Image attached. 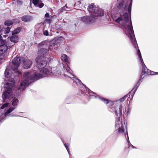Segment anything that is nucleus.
Returning <instances> with one entry per match:
<instances>
[{"instance_id":"1","label":"nucleus","mask_w":158,"mask_h":158,"mask_svg":"<svg viewBox=\"0 0 158 158\" xmlns=\"http://www.w3.org/2000/svg\"><path fill=\"white\" fill-rule=\"evenodd\" d=\"M60 66L63 67V64H61L60 65L52 68L51 71L47 69L44 68L41 69L39 73H37L34 71L25 73L23 74L24 79L21 83L19 89L23 90L31 83L42 77L53 75L56 76L60 75L62 68H60Z\"/></svg>"},{"instance_id":"2","label":"nucleus","mask_w":158,"mask_h":158,"mask_svg":"<svg viewBox=\"0 0 158 158\" xmlns=\"http://www.w3.org/2000/svg\"><path fill=\"white\" fill-rule=\"evenodd\" d=\"M123 108L122 104L120 103L117 105H114L109 108V110L114 112L116 115L115 127L116 130H118V133L121 134L124 133V128L126 127L125 122H122L121 120Z\"/></svg>"},{"instance_id":"3","label":"nucleus","mask_w":158,"mask_h":158,"mask_svg":"<svg viewBox=\"0 0 158 158\" xmlns=\"http://www.w3.org/2000/svg\"><path fill=\"white\" fill-rule=\"evenodd\" d=\"M132 0H130V2L128 6H127V4H125V7L124 8V10H126L127 9V11L128 13L130 15V22L129 23H128L129 21L128 20V14L127 13H124L123 15V19H122L121 16L119 17L118 18L115 20V21L118 23H119L125 29V32L126 35H127L126 31H127L129 30V27H132L133 29L132 22L131 19V8L132 4Z\"/></svg>"},{"instance_id":"4","label":"nucleus","mask_w":158,"mask_h":158,"mask_svg":"<svg viewBox=\"0 0 158 158\" xmlns=\"http://www.w3.org/2000/svg\"><path fill=\"white\" fill-rule=\"evenodd\" d=\"M24 60V57H17L15 58L12 61V63L8 66L5 72V77L8 78L11 77L13 73L16 74L15 76H18L21 73L20 72L17 70L20 64Z\"/></svg>"},{"instance_id":"5","label":"nucleus","mask_w":158,"mask_h":158,"mask_svg":"<svg viewBox=\"0 0 158 158\" xmlns=\"http://www.w3.org/2000/svg\"><path fill=\"white\" fill-rule=\"evenodd\" d=\"M129 29L127 31H126V33L130 40L135 48L136 50H137V55L139 58V60L140 61V62L142 67L144 66V67H145L146 65L143 62L140 51L132 27H131H131H129Z\"/></svg>"},{"instance_id":"6","label":"nucleus","mask_w":158,"mask_h":158,"mask_svg":"<svg viewBox=\"0 0 158 158\" xmlns=\"http://www.w3.org/2000/svg\"><path fill=\"white\" fill-rule=\"evenodd\" d=\"M64 67V76L66 78H70L73 81V85L77 86L82 84L81 81L78 79L73 74V72L68 65H66Z\"/></svg>"},{"instance_id":"7","label":"nucleus","mask_w":158,"mask_h":158,"mask_svg":"<svg viewBox=\"0 0 158 158\" xmlns=\"http://www.w3.org/2000/svg\"><path fill=\"white\" fill-rule=\"evenodd\" d=\"M86 89L85 94L88 93L90 97H92V98H98L100 100L102 101L105 103L108 107L112 106L114 104V102L113 101H109L108 99L99 96L95 93L91 91L88 87H86L85 85Z\"/></svg>"},{"instance_id":"8","label":"nucleus","mask_w":158,"mask_h":158,"mask_svg":"<svg viewBox=\"0 0 158 158\" xmlns=\"http://www.w3.org/2000/svg\"><path fill=\"white\" fill-rule=\"evenodd\" d=\"M48 42L46 41H43L41 42L38 44V48H40L42 47L38 52V53L41 55L40 56L44 57H47L48 56Z\"/></svg>"},{"instance_id":"9","label":"nucleus","mask_w":158,"mask_h":158,"mask_svg":"<svg viewBox=\"0 0 158 158\" xmlns=\"http://www.w3.org/2000/svg\"><path fill=\"white\" fill-rule=\"evenodd\" d=\"M88 10L91 13V15L95 17H101L104 14V11L98 7H94V4H91L88 6Z\"/></svg>"},{"instance_id":"10","label":"nucleus","mask_w":158,"mask_h":158,"mask_svg":"<svg viewBox=\"0 0 158 158\" xmlns=\"http://www.w3.org/2000/svg\"><path fill=\"white\" fill-rule=\"evenodd\" d=\"M144 67V66L142 67V74L140 75L139 80H138V82L135 84V86L134 87V89H133V90L134 89H135V90H134L135 91L137 90L141 83L142 82V80L144 78V77H143V75H154V74L152 73H154V72L148 69L146 67V66H145V67Z\"/></svg>"},{"instance_id":"11","label":"nucleus","mask_w":158,"mask_h":158,"mask_svg":"<svg viewBox=\"0 0 158 158\" xmlns=\"http://www.w3.org/2000/svg\"><path fill=\"white\" fill-rule=\"evenodd\" d=\"M37 67L38 69L42 68L45 67L48 61L51 60L49 57H44L40 56L36 57Z\"/></svg>"},{"instance_id":"12","label":"nucleus","mask_w":158,"mask_h":158,"mask_svg":"<svg viewBox=\"0 0 158 158\" xmlns=\"http://www.w3.org/2000/svg\"><path fill=\"white\" fill-rule=\"evenodd\" d=\"M11 85L12 84L8 82H6V84L4 85L5 91L2 95V98L4 102H5V99L9 98L12 95V92L11 88Z\"/></svg>"},{"instance_id":"13","label":"nucleus","mask_w":158,"mask_h":158,"mask_svg":"<svg viewBox=\"0 0 158 158\" xmlns=\"http://www.w3.org/2000/svg\"><path fill=\"white\" fill-rule=\"evenodd\" d=\"M62 37H59L58 38H56L50 41L49 42L48 40H46L48 42V48L49 49H52L54 47V48H56L58 46V44L60 43V41Z\"/></svg>"},{"instance_id":"14","label":"nucleus","mask_w":158,"mask_h":158,"mask_svg":"<svg viewBox=\"0 0 158 158\" xmlns=\"http://www.w3.org/2000/svg\"><path fill=\"white\" fill-rule=\"evenodd\" d=\"M133 89H134V87L132 88V89H131V91L128 94L125 95L124 97H123L122 98H120L119 99V100L116 101L115 102V103L118 104V103L120 102H122L124 101L126 99V98H127L128 97L129 98H130L131 94L132 93V94L131 95V97H130L131 99H132L133 98L134 95L136 92V91H134L135 90V89H134L133 90Z\"/></svg>"},{"instance_id":"15","label":"nucleus","mask_w":158,"mask_h":158,"mask_svg":"<svg viewBox=\"0 0 158 158\" xmlns=\"http://www.w3.org/2000/svg\"><path fill=\"white\" fill-rule=\"evenodd\" d=\"M94 16L92 15L86 16L81 17V20L86 24H89L93 22L95 20Z\"/></svg>"},{"instance_id":"16","label":"nucleus","mask_w":158,"mask_h":158,"mask_svg":"<svg viewBox=\"0 0 158 158\" xmlns=\"http://www.w3.org/2000/svg\"><path fill=\"white\" fill-rule=\"evenodd\" d=\"M15 109V107H11L4 114H2L0 112V123L2 122L5 119V118L10 113L12 112Z\"/></svg>"},{"instance_id":"17","label":"nucleus","mask_w":158,"mask_h":158,"mask_svg":"<svg viewBox=\"0 0 158 158\" xmlns=\"http://www.w3.org/2000/svg\"><path fill=\"white\" fill-rule=\"evenodd\" d=\"M2 36L0 35V51L5 52L7 50V47L4 45L5 40H2Z\"/></svg>"},{"instance_id":"18","label":"nucleus","mask_w":158,"mask_h":158,"mask_svg":"<svg viewBox=\"0 0 158 158\" xmlns=\"http://www.w3.org/2000/svg\"><path fill=\"white\" fill-rule=\"evenodd\" d=\"M23 64V67L25 69H28L30 68L32 64L31 61L28 59H25L24 58V60L22 61Z\"/></svg>"},{"instance_id":"19","label":"nucleus","mask_w":158,"mask_h":158,"mask_svg":"<svg viewBox=\"0 0 158 158\" xmlns=\"http://www.w3.org/2000/svg\"><path fill=\"white\" fill-rule=\"evenodd\" d=\"M10 40L11 42L15 43L18 42L19 40V37L18 35H13L10 37Z\"/></svg>"},{"instance_id":"20","label":"nucleus","mask_w":158,"mask_h":158,"mask_svg":"<svg viewBox=\"0 0 158 158\" xmlns=\"http://www.w3.org/2000/svg\"><path fill=\"white\" fill-rule=\"evenodd\" d=\"M32 19L31 16L29 15H24L22 17V20L24 22H29Z\"/></svg>"},{"instance_id":"21","label":"nucleus","mask_w":158,"mask_h":158,"mask_svg":"<svg viewBox=\"0 0 158 158\" xmlns=\"http://www.w3.org/2000/svg\"><path fill=\"white\" fill-rule=\"evenodd\" d=\"M61 60L65 62L66 63H69V58L65 54H62L61 55Z\"/></svg>"},{"instance_id":"22","label":"nucleus","mask_w":158,"mask_h":158,"mask_svg":"<svg viewBox=\"0 0 158 158\" xmlns=\"http://www.w3.org/2000/svg\"><path fill=\"white\" fill-rule=\"evenodd\" d=\"M124 4L123 0H118L116 4L117 7L119 9H122L123 7Z\"/></svg>"},{"instance_id":"23","label":"nucleus","mask_w":158,"mask_h":158,"mask_svg":"<svg viewBox=\"0 0 158 158\" xmlns=\"http://www.w3.org/2000/svg\"><path fill=\"white\" fill-rule=\"evenodd\" d=\"M118 133L119 134H120L121 135H124V136L125 137H126V134L127 135V141L128 143V145H130V144L131 143H130V142L129 141V137L128 136V133H127V126H126V127L124 128V132L123 134H119V133Z\"/></svg>"},{"instance_id":"24","label":"nucleus","mask_w":158,"mask_h":158,"mask_svg":"<svg viewBox=\"0 0 158 158\" xmlns=\"http://www.w3.org/2000/svg\"><path fill=\"white\" fill-rule=\"evenodd\" d=\"M12 102V105L14 106H15L18 105L19 100L17 98H15L13 99Z\"/></svg>"},{"instance_id":"25","label":"nucleus","mask_w":158,"mask_h":158,"mask_svg":"<svg viewBox=\"0 0 158 158\" xmlns=\"http://www.w3.org/2000/svg\"><path fill=\"white\" fill-rule=\"evenodd\" d=\"M21 28L20 27L17 28L12 31V34L13 35H15L18 34L21 31Z\"/></svg>"},{"instance_id":"26","label":"nucleus","mask_w":158,"mask_h":158,"mask_svg":"<svg viewBox=\"0 0 158 158\" xmlns=\"http://www.w3.org/2000/svg\"><path fill=\"white\" fill-rule=\"evenodd\" d=\"M59 10L60 13H62L64 11H69V9L68 6H65L60 9Z\"/></svg>"},{"instance_id":"27","label":"nucleus","mask_w":158,"mask_h":158,"mask_svg":"<svg viewBox=\"0 0 158 158\" xmlns=\"http://www.w3.org/2000/svg\"><path fill=\"white\" fill-rule=\"evenodd\" d=\"M64 143V145L65 146V148H66L67 151V152L69 155V157H70V151H69V144L68 143Z\"/></svg>"},{"instance_id":"28","label":"nucleus","mask_w":158,"mask_h":158,"mask_svg":"<svg viewBox=\"0 0 158 158\" xmlns=\"http://www.w3.org/2000/svg\"><path fill=\"white\" fill-rule=\"evenodd\" d=\"M12 22L10 20L6 21L4 23L5 25L8 26H10L11 25H12Z\"/></svg>"},{"instance_id":"29","label":"nucleus","mask_w":158,"mask_h":158,"mask_svg":"<svg viewBox=\"0 0 158 158\" xmlns=\"http://www.w3.org/2000/svg\"><path fill=\"white\" fill-rule=\"evenodd\" d=\"M5 55L2 53L0 54V64L2 62V61L3 60L5 59Z\"/></svg>"},{"instance_id":"30","label":"nucleus","mask_w":158,"mask_h":158,"mask_svg":"<svg viewBox=\"0 0 158 158\" xmlns=\"http://www.w3.org/2000/svg\"><path fill=\"white\" fill-rule=\"evenodd\" d=\"M39 2V0H33L32 3L35 6H37Z\"/></svg>"},{"instance_id":"31","label":"nucleus","mask_w":158,"mask_h":158,"mask_svg":"<svg viewBox=\"0 0 158 158\" xmlns=\"http://www.w3.org/2000/svg\"><path fill=\"white\" fill-rule=\"evenodd\" d=\"M8 103H6L4 104H3L1 107V108L2 109H4L5 107H7L8 106Z\"/></svg>"},{"instance_id":"32","label":"nucleus","mask_w":158,"mask_h":158,"mask_svg":"<svg viewBox=\"0 0 158 158\" xmlns=\"http://www.w3.org/2000/svg\"><path fill=\"white\" fill-rule=\"evenodd\" d=\"M10 31V28L9 27H7L5 30V33H8Z\"/></svg>"},{"instance_id":"33","label":"nucleus","mask_w":158,"mask_h":158,"mask_svg":"<svg viewBox=\"0 0 158 158\" xmlns=\"http://www.w3.org/2000/svg\"><path fill=\"white\" fill-rule=\"evenodd\" d=\"M17 3L19 5H21L23 3L22 1L21 0H17Z\"/></svg>"},{"instance_id":"34","label":"nucleus","mask_w":158,"mask_h":158,"mask_svg":"<svg viewBox=\"0 0 158 158\" xmlns=\"http://www.w3.org/2000/svg\"><path fill=\"white\" fill-rule=\"evenodd\" d=\"M44 6V4L43 3H41L39 4H38V5L37 6H38L40 8H41L42 7Z\"/></svg>"},{"instance_id":"35","label":"nucleus","mask_w":158,"mask_h":158,"mask_svg":"<svg viewBox=\"0 0 158 158\" xmlns=\"http://www.w3.org/2000/svg\"><path fill=\"white\" fill-rule=\"evenodd\" d=\"M43 34L44 35L48 36L49 35L48 32L47 30H45L43 32Z\"/></svg>"},{"instance_id":"36","label":"nucleus","mask_w":158,"mask_h":158,"mask_svg":"<svg viewBox=\"0 0 158 158\" xmlns=\"http://www.w3.org/2000/svg\"><path fill=\"white\" fill-rule=\"evenodd\" d=\"M131 147L132 148H137L136 147L132 145V144L130 143V145H128V148L129 149H131Z\"/></svg>"},{"instance_id":"37","label":"nucleus","mask_w":158,"mask_h":158,"mask_svg":"<svg viewBox=\"0 0 158 158\" xmlns=\"http://www.w3.org/2000/svg\"><path fill=\"white\" fill-rule=\"evenodd\" d=\"M45 16L46 18H49V15L48 13H47L45 15Z\"/></svg>"},{"instance_id":"38","label":"nucleus","mask_w":158,"mask_h":158,"mask_svg":"<svg viewBox=\"0 0 158 158\" xmlns=\"http://www.w3.org/2000/svg\"><path fill=\"white\" fill-rule=\"evenodd\" d=\"M51 21V20L50 19H47V21Z\"/></svg>"},{"instance_id":"39","label":"nucleus","mask_w":158,"mask_h":158,"mask_svg":"<svg viewBox=\"0 0 158 158\" xmlns=\"http://www.w3.org/2000/svg\"><path fill=\"white\" fill-rule=\"evenodd\" d=\"M10 115V116H12V117L14 116H16L15 115H11V114H10V115Z\"/></svg>"},{"instance_id":"40","label":"nucleus","mask_w":158,"mask_h":158,"mask_svg":"<svg viewBox=\"0 0 158 158\" xmlns=\"http://www.w3.org/2000/svg\"><path fill=\"white\" fill-rule=\"evenodd\" d=\"M155 73H156V74H158V73H157V72H155Z\"/></svg>"},{"instance_id":"41","label":"nucleus","mask_w":158,"mask_h":158,"mask_svg":"<svg viewBox=\"0 0 158 158\" xmlns=\"http://www.w3.org/2000/svg\"><path fill=\"white\" fill-rule=\"evenodd\" d=\"M3 36H4V37H6V35H3Z\"/></svg>"},{"instance_id":"42","label":"nucleus","mask_w":158,"mask_h":158,"mask_svg":"<svg viewBox=\"0 0 158 158\" xmlns=\"http://www.w3.org/2000/svg\"><path fill=\"white\" fill-rule=\"evenodd\" d=\"M69 158H72L70 157Z\"/></svg>"}]
</instances>
